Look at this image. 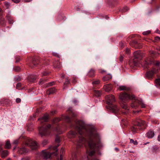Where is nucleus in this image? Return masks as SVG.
<instances>
[{"label": "nucleus", "mask_w": 160, "mask_h": 160, "mask_svg": "<svg viewBox=\"0 0 160 160\" xmlns=\"http://www.w3.org/2000/svg\"><path fill=\"white\" fill-rule=\"evenodd\" d=\"M156 72V71L154 69H152L151 71H150L147 72L146 75L147 77L150 78L152 77L153 74Z\"/></svg>", "instance_id": "nucleus-11"}, {"label": "nucleus", "mask_w": 160, "mask_h": 160, "mask_svg": "<svg viewBox=\"0 0 160 160\" xmlns=\"http://www.w3.org/2000/svg\"><path fill=\"white\" fill-rule=\"evenodd\" d=\"M152 150L155 152H159L160 151V148L157 146H155L153 147Z\"/></svg>", "instance_id": "nucleus-21"}, {"label": "nucleus", "mask_w": 160, "mask_h": 160, "mask_svg": "<svg viewBox=\"0 0 160 160\" xmlns=\"http://www.w3.org/2000/svg\"><path fill=\"white\" fill-rule=\"evenodd\" d=\"M70 83V81L69 80L67 79V78H66V81L64 83V86H66L68 85V84Z\"/></svg>", "instance_id": "nucleus-29"}, {"label": "nucleus", "mask_w": 160, "mask_h": 160, "mask_svg": "<svg viewBox=\"0 0 160 160\" xmlns=\"http://www.w3.org/2000/svg\"><path fill=\"white\" fill-rule=\"evenodd\" d=\"M76 129L80 134H82L86 131V126L84 123L82 121L78 122Z\"/></svg>", "instance_id": "nucleus-3"}, {"label": "nucleus", "mask_w": 160, "mask_h": 160, "mask_svg": "<svg viewBox=\"0 0 160 160\" xmlns=\"http://www.w3.org/2000/svg\"><path fill=\"white\" fill-rule=\"evenodd\" d=\"M30 158L29 157H26L24 158H23L21 160H29Z\"/></svg>", "instance_id": "nucleus-45"}, {"label": "nucleus", "mask_w": 160, "mask_h": 160, "mask_svg": "<svg viewBox=\"0 0 160 160\" xmlns=\"http://www.w3.org/2000/svg\"><path fill=\"white\" fill-rule=\"evenodd\" d=\"M128 10V8L127 7H125L123 8L122 10L123 12H125Z\"/></svg>", "instance_id": "nucleus-38"}, {"label": "nucleus", "mask_w": 160, "mask_h": 160, "mask_svg": "<svg viewBox=\"0 0 160 160\" xmlns=\"http://www.w3.org/2000/svg\"><path fill=\"white\" fill-rule=\"evenodd\" d=\"M52 54L54 56H55V57H57L58 58L59 57V54L56 52H53L52 53Z\"/></svg>", "instance_id": "nucleus-33"}, {"label": "nucleus", "mask_w": 160, "mask_h": 160, "mask_svg": "<svg viewBox=\"0 0 160 160\" xmlns=\"http://www.w3.org/2000/svg\"><path fill=\"white\" fill-rule=\"evenodd\" d=\"M54 83L53 82H50L47 84V87H48V86H52L53 84Z\"/></svg>", "instance_id": "nucleus-43"}, {"label": "nucleus", "mask_w": 160, "mask_h": 160, "mask_svg": "<svg viewBox=\"0 0 160 160\" xmlns=\"http://www.w3.org/2000/svg\"><path fill=\"white\" fill-rule=\"evenodd\" d=\"M94 94L96 97H99L100 96L101 93L100 91L98 90H95L94 91Z\"/></svg>", "instance_id": "nucleus-24"}, {"label": "nucleus", "mask_w": 160, "mask_h": 160, "mask_svg": "<svg viewBox=\"0 0 160 160\" xmlns=\"http://www.w3.org/2000/svg\"><path fill=\"white\" fill-rule=\"evenodd\" d=\"M32 0H24V2H29Z\"/></svg>", "instance_id": "nucleus-55"}, {"label": "nucleus", "mask_w": 160, "mask_h": 160, "mask_svg": "<svg viewBox=\"0 0 160 160\" xmlns=\"http://www.w3.org/2000/svg\"><path fill=\"white\" fill-rule=\"evenodd\" d=\"M150 53L151 54H154V52L153 51H152L150 52Z\"/></svg>", "instance_id": "nucleus-60"}, {"label": "nucleus", "mask_w": 160, "mask_h": 160, "mask_svg": "<svg viewBox=\"0 0 160 160\" xmlns=\"http://www.w3.org/2000/svg\"><path fill=\"white\" fill-rule=\"evenodd\" d=\"M122 107L123 108L127 110H128V107H127V105L124 104L122 105Z\"/></svg>", "instance_id": "nucleus-41"}, {"label": "nucleus", "mask_w": 160, "mask_h": 160, "mask_svg": "<svg viewBox=\"0 0 160 160\" xmlns=\"http://www.w3.org/2000/svg\"><path fill=\"white\" fill-rule=\"evenodd\" d=\"M150 33V31H146L144 32H143L142 34L143 35H148Z\"/></svg>", "instance_id": "nucleus-32"}, {"label": "nucleus", "mask_w": 160, "mask_h": 160, "mask_svg": "<svg viewBox=\"0 0 160 160\" xmlns=\"http://www.w3.org/2000/svg\"><path fill=\"white\" fill-rule=\"evenodd\" d=\"M2 148H0V152L2 153Z\"/></svg>", "instance_id": "nucleus-61"}, {"label": "nucleus", "mask_w": 160, "mask_h": 160, "mask_svg": "<svg viewBox=\"0 0 160 160\" xmlns=\"http://www.w3.org/2000/svg\"><path fill=\"white\" fill-rule=\"evenodd\" d=\"M123 57L122 56H121L120 58V61L121 62H122L123 61Z\"/></svg>", "instance_id": "nucleus-52"}, {"label": "nucleus", "mask_w": 160, "mask_h": 160, "mask_svg": "<svg viewBox=\"0 0 160 160\" xmlns=\"http://www.w3.org/2000/svg\"><path fill=\"white\" fill-rule=\"evenodd\" d=\"M32 76H31L28 78V80L30 82H33L34 81V80H35V79L34 78H33L32 79H31V78H32Z\"/></svg>", "instance_id": "nucleus-36"}, {"label": "nucleus", "mask_w": 160, "mask_h": 160, "mask_svg": "<svg viewBox=\"0 0 160 160\" xmlns=\"http://www.w3.org/2000/svg\"><path fill=\"white\" fill-rule=\"evenodd\" d=\"M12 1L15 3H18L20 2V0H12Z\"/></svg>", "instance_id": "nucleus-49"}, {"label": "nucleus", "mask_w": 160, "mask_h": 160, "mask_svg": "<svg viewBox=\"0 0 160 160\" xmlns=\"http://www.w3.org/2000/svg\"><path fill=\"white\" fill-rule=\"evenodd\" d=\"M139 102V100H137L135 102L132 103L131 104V107L133 108H136L138 106L137 104V103Z\"/></svg>", "instance_id": "nucleus-23"}, {"label": "nucleus", "mask_w": 160, "mask_h": 160, "mask_svg": "<svg viewBox=\"0 0 160 160\" xmlns=\"http://www.w3.org/2000/svg\"><path fill=\"white\" fill-rule=\"evenodd\" d=\"M6 7L7 8H9V7L10 6V4L9 3L5 2L4 3Z\"/></svg>", "instance_id": "nucleus-34"}, {"label": "nucleus", "mask_w": 160, "mask_h": 160, "mask_svg": "<svg viewBox=\"0 0 160 160\" xmlns=\"http://www.w3.org/2000/svg\"><path fill=\"white\" fill-rule=\"evenodd\" d=\"M42 156L45 159H48L50 157L51 153L47 152L46 150H44L42 151Z\"/></svg>", "instance_id": "nucleus-8"}, {"label": "nucleus", "mask_w": 160, "mask_h": 160, "mask_svg": "<svg viewBox=\"0 0 160 160\" xmlns=\"http://www.w3.org/2000/svg\"><path fill=\"white\" fill-rule=\"evenodd\" d=\"M151 62L150 59L149 58H147L145 61L144 67L145 68H147L148 65L151 64Z\"/></svg>", "instance_id": "nucleus-14"}, {"label": "nucleus", "mask_w": 160, "mask_h": 160, "mask_svg": "<svg viewBox=\"0 0 160 160\" xmlns=\"http://www.w3.org/2000/svg\"><path fill=\"white\" fill-rule=\"evenodd\" d=\"M18 140H15L13 142V143L15 144H18Z\"/></svg>", "instance_id": "nucleus-51"}, {"label": "nucleus", "mask_w": 160, "mask_h": 160, "mask_svg": "<svg viewBox=\"0 0 160 160\" xmlns=\"http://www.w3.org/2000/svg\"><path fill=\"white\" fill-rule=\"evenodd\" d=\"M138 103V104H140L141 105L142 108H144L145 107L146 105L143 103L142 101H139Z\"/></svg>", "instance_id": "nucleus-26"}, {"label": "nucleus", "mask_w": 160, "mask_h": 160, "mask_svg": "<svg viewBox=\"0 0 160 160\" xmlns=\"http://www.w3.org/2000/svg\"><path fill=\"white\" fill-rule=\"evenodd\" d=\"M61 77L62 78H64V76L63 74H62Z\"/></svg>", "instance_id": "nucleus-63"}, {"label": "nucleus", "mask_w": 160, "mask_h": 160, "mask_svg": "<svg viewBox=\"0 0 160 160\" xmlns=\"http://www.w3.org/2000/svg\"><path fill=\"white\" fill-rule=\"evenodd\" d=\"M16 102L18 103H20L21 101V100L20 98H17L16 100Z\"/></svg>", "instance_id": "nucleus-47"}, {"label": "nucleus", "mask_w": 160, "mask_h": 160, "mask_svg": "<svg viewBox=\"0 0 160 160\" xmlns=\"http://www.w3.org/2000/svg\"><path fill=\"white\" fill-rule=\"evenodd\" d=\"M155 134L154 132L151 130H150L146 133V136L148 138H152L154 136Z\"/></svg>", "instance_id": "nucleus-12"}, {"label": "nucleus", "mask_w": 160, "mask_h": 160, "mask_svg": "<svg viewBox=\"0 0 160 160\" xmlns=\"http://www.w3.org/2000/svg\"><path fill=\"white\" fill-rule=\"evenodd\" d=\"M133 55L135 58L140 59L142 57V55L141 52L139 51L135 52L133 53Z\"/></svg>", "instance_id": "nucleus-9"}, {"label": "nucleus", "mask_w": 160, "mask_h": 160, "mask_svg": "<svg viewBox=\"0 0 160 160\" xmlns=\"http://www.w3.org/2000/svg\"><path fill=\"white\" fill-rule=\"evenodd\" d=\"M92 160H99L98 159L96 158H93Z\"/></svg>", "instance_id": "nucleus-62"}, {"label": "nucleus", "mask_w": 160, "mask_h": 160, "mask_svg": "<svg viewBox=\"0 0 160 160\" xmlns=\"http://www.w3.org/2000/svg\"><path fill=\"white\" fill-rule=\"evenodd\" d=\"M20 61V58H16V62L17 63L18 62Z\"/></svg>", "instance_id": "nucleus-53"}, {"label": "nucleus", "mask_w": 160, "mask_h": 160, "mask_svg": "<svg viewBox=\"0 0 160 160\" xmlns=\"http://www.w3.org/2000/svg\"><path fill=\"white\" fill-rule=\"evenodd\" d=\"M119 98L122 100L127 99H136L134 95H132L131 96L127 93H121L119 96Z\"/></svg>", "instance_id": "nucleus-7"}, {"label": "nucleus", "mask_w": 160, "mask_h": 160, "mask_svg": "<svg viewBox=\"0 0 160 160\" xmlns=\"http://www.w3.org/2000/svg\"><path fill=\"white\" fill-rule=\"evenodd\" d=\"M20 68L18 67H15L13 69V70L15 72H18L20 70Z\"/></svg>", "instance_id": "nucleus-30"}, {"label": "nucleus", "mask_w": 160, "mask_h": 160, "mask_svg": "<svg viewBox=\"0 0 160 160\" xmlns=\"http://www.w3.org/2000/svg\"><path fill=\"white\" fill-rule=\"evenodd\" d=\"M60 63L58 61L57 62L55 63L54 64V67L56 68H59L60 67Z\"/></svg>", "instance_id": "nucleus-25"}, {"label": "nucleus", "mask_w": 160, "mask_h": 160, "mask_svg": "<svg viewBox=\"0 0 160 160\" xmlns=\"http://www.w3.org/2000/svg\"><path fill=\"white\" fill-rule=\"evenodd\" d=\"M1 154L2 157L4 158L8 155V152L7 151H2Z\"/></svg>", "instance_id": "nucleus-19"}, {"label": "nucleus", "mask_w": 160, "mask_h": 160, "mask_svg": "<svg viewBox=\"0 0 160 160\" xmlns=\"http://www.w3.org/2000/svg\"><path fill=\"white\" fill-rule=\"evenodd\" d=\"M48 119V115L46 114L44 115V116L42 118H39L38 120L40 121L41 123H42L43 122H47Z\"/></svg>", "instance_id": "nucleus-10"}, {"label": "nucleus", "mask_w": 160, "mask_h": 160, "mask_svg": "<svg viewBox=\"0 0 160 160\" xmlns=\"http://www.w3.org/2000/svg\"><path fill=\"white\" fill-rule=\"evenodd\" d=\"M48 143V141L47 140H44L42 142V144L43 146H44L46 145Z\"/></svg>", "instance_id": "nucleus-40"}, {"label": "nucleus", "mask_w": 160, "mask_h": 160, "mask_svg": "<svg viewBox=\"0 0 160 160\" xmlns=\"http://www.w3.org/2000/svg\"><path fill=\"white\" fill-rule=\"evenodd\" d=\"M99 83V80H97L95 81L92 82V84L93 85H97Z\"/></svg>", "instance_id": "nucleus-39"}, {"label": "nucleus", "mask_w": 160, "mask_h": 160, "mask_svg": "<svg viewBox=\"0 0 160 160\" xmlns=\"http://www.w3.org/2000/svg\"><path fill=\"white\" fill-rule=\"evenodd\" d=\"M158 140L159 141H160V135H158Z\"/></svg>", "instance_id": "nucleus-57"}, {"label": "nucleus", "mask_w": 160, "mask_h": 160, "mask_svg": "<svg viewBox=\"0 0 160 160\" xmlns=\"http://www.w3.org/2000/svg\"><path fill=\"white\" fill-rule=\"evenodd\" d=\"M130 142L131 143H133L134 145H136L138 144V142L136 140L134 141V140L132 139H130Z\"/></svg>", "instance_id": "nucleus-27"}, {"label": "nucleus", "mask_w": 160, "mask_h": 160, "mask_svg": "<svg viewBox=\"0 0 160 160\" xmlns=\"http://www.w3.org/2000/svg\"><path fill=\"white\" fill-rule=\"evenodd\" d=\"M103 88L106 91L108 92L111 90L112 86L110 84H107L104 86Z\"/></svg>", "instance_id": "nucleus-13"}, {"label": "nucleus", "mask_w": 160, "mask_h": 160, "mask_svg": "<svg viewBox=\"0 0 160 160\" xmlns=\"http://www.w3.org/2000/svg\"><path fill=\"white\" fill-rule=\"evenodd\" d=\"M76 133L75 132L72 131L69 132L68 135V137L69 138H71L73 137L76 134Z\"/></svg>", "instance_id": "nucleus-20"}, {"label": "nucleus", "mask_w": 160, "mask_h": 160, "mask_svg": "<svg viewBox=\"0 0 160 160\" xmlns=\"http://www.w3.org/2000/svg\"><path fill=\"white\" fill-rule=\"evenodd\" d=\"M145 123L144 121L141 120L140 119H138L135 121L134 124L135 126L131 128V130L133 133L137 132V129L136 128V126H140L144 125Z\"/></svg>", "instance_id": "nucleus-5"}, {"label": "nucleus", "mask_w": 160, "mask_h": 160, "mask_svg": "<svg viewBox=\"0 0 160 160\" xmlns=\"http://www.w3.org/2000/svg\"><path fill=\"white\" fill-rule=\"evenodd\" d=\"M59 146V145H58L56 147H52V146L50 147H49V148L50 149H53L56 152H57L58 151V150L57 149V148Z\"/></svg>", "instance_id": "nucleus-31"}, {"label": "nucleus", "mask_w": 160, "mask_h": 160, "mask_svg": "<svg viewBox=\"0 0 160 160\" xmlns=\"http://www.w3.org/2000/svg\"><path fill=\"white\" fill-rule=\"evenodd\" d=\"M155 0H147L148 3L149 4H151L154 2Z\"/></svg>", "instance_id": "nucleus-46"}, {"label": "nucleus", "mask_w": 160, "mask_h": 160, "mask_svg": "<svg viewBox=\"0 0 160 160\" xmlns=\"http://www.w3.org/2000/svg\"><path fill=\"white\" fill-rule=\"evenodd\" d=\"M11 147V145L9 141H7L5 145V148L9 149Z\"/></svg>", "instance_id": "nucleus-22"}, {"label": "nucleus", "mask_w": 160, "mask_h": 160, "mask_svg": "<svg viewBox=\"0 0 160 160\" xmlns=\"http://www.w3.org/2000/svg\"><path fill=\"white\" fill-rule=\"evenodd\" d=\"M45 82V81L43 79H40L39 82V84L40 85H42Z\"/></svg>", "instance_id": "nucleus-42"}, {"label": "nucleus", "mask_w": 160, "mask_h": 160, "mask_svg": "<svg viewBox=\"0 0 160 160\" xmlns=\"http://www.w3.org/2000/svg\"><path fill=\"white\" fill-rule=\"evenodd\" d=\"M60 141V139L58 137H57L55 139V142H56L58 143Z\"/></svg>", "instance_id": "nucleus-48"}, {"label": "nucleus", "mask_w": 160, "mask_h": 160, "mask_svg": "<svg viewBox=\"0 0 160 160\" xmlns=\"http://www.w3.org/2000/svg\"><path fill=\"white\" fill-rule=\"evenodd\" d=\"M95 70L94 69H91L88 72V75L90 77H92L94 75Z\"/></svg>", "instance_id": "nucleus-16"}, {"label": "nucleus", "mask_w": 160, "mask_h": 160, "mask_svg": "<svg viewBox=\"0 0 160 160\" xmlns=\"http://www.w3.org/2000/svg\"><path fill=\"white\" fill-rule=\"evenodd\" d=\"M25 144L30 147L32 150L35 149L38 147V145L36 142L32 140H27L25 142Z\"/></svg>", "instance_id": "nucleus-6"}, {"label": "nucleus", "mask_w": 160, "mask_h": 160, "mask_svg": "<svg viewBox=\"0 0 160 160\" xmlns=\"http://www.w3.org/2000/svg\"><path fill=\"white\" fill-rule=\"evenodd\" d=\"M48 74V73L46 72H43V73H42V76H46V75H47Z\"/></svg>", "instance_id": "nucleus-50"}, {"label": "nucleus", "mask_w": 160, "mask_h": 160, "mask_svg": "<svg viewBox=\"0 0 160 160\" xmlns=\"http://www.w3.org/2000/svg\"><path fill=\"white\" fill-rule=\"evenodd\" d=\"M155 82L157 84L160 86V79H158L155 80Z\"/></svg>", "instance_id": "nucleus-37"}, {"label": "nucleus", "mask_w": 160, "mask_h": 160, "mask_svg": "<svg viewBox=\"0 0 160 160\" xmlns=\"http://www.w3.org/2000/svg\"><path fill=\"white\" fill-rule=\"evenodd\" d=\"M8 20L10 23L12 24L13 22V20L10 17L8 18Z\"/></svg>", "instance_id": "nucleus-35"}, {"label": "nucleus", "mask_w": 160, "mask_h": 160, "mask_svg": "<svg viewBox=\"0 0 160 160\" xmlns=\"http://www.w3.org/2000/svg\"><path fill=\"white\" fill-rule=\"evenodd\" d=\"M62 155H60V160H62Z\"/></svg>", "instance_id": "nucleus-59"}, {"label": "nucleus", "mask_w": 160, "mask_h": 160, "mask_svg": "<svg viewBox=\"0 0 160 160\" xmlns=\"http://www.w3.org/2000/svg\"><path fill=\"white\" fill-rule=\"evenodd\" d=\"M27 152V151L24 148H20L18 151V153L20 154H24Z\"/></svg>", "instance_id": "nucleus-15"}, {"label": "nucleus", "mask_w": 160, "mask_h": 160, "mask_svg": "<svg viewBox=\"0 0 160 160\" xmlns=\"http://www.w3.org/2000/svg\"><path fill=\"white\" fill-rule=\"evenodd\" d=\"M87 142L89 150L87 149L86 153L89 156H92L95 153V150L102 146L99 135L96 132L90 134L88 139L86 140L84 138L80 137L79 141L77 143V145L81 147L86 142Z\"/></svg>", "instance_id": "nucleus-1"}, {"label": "nucleus", "mask_w": 160, "mask_h": 160, "mask_svg": "<svg viewBox=\"0 0 160 160\" xmlns=\"http://www.w3.org/2000/svg\"><path fill=\"white\" fill-rule=\"evenodd\" d=\"M106 98L107 99V103L109 106L110 109L113 112H117L118 110V108L116 105L112 104L115 101L114 96L112 95H109L107 96Z\"/></svg>", "instance_id": "nucleus-2"}, {"label": "nucleus", "mask_w": 160, "mask_h": 160, "mask_svg": "<svg viewBox=\"0 0 160 160\" xmlns=\"http://www.w3.org/2000/svg\"><path fill=\"white\" fill-rule=\"evenodd\" d=\"M72 82L73 83H75L76 82V80L75 78H74L72 81Z\"/></svg>", "instance_id": "nucleus-54"}, {"label": "nucleus", "mask_w": 160, "mask_h": 160, "mask_svg": "<svg viewBox=\"0 0 160 160\" xmlns=\"http://www.w3.org/2000/svg\"><path fill=\"white\" fill-rule=\"evenodd\" d=\"M65 119H66L68 120H69V117L67 116H66L65 117Z\"/></svg>", "instance_id": "nucleus-58"}, {"label": "nucleus", "mask_w": 160, "mask_h": 160, "mask_svg": "<svg viewBox=\"0 0 160 160\" xmlns=\"http://www.w3.org/2000/svg\"><path fill=\"white\" fill-rule=\"evenodd\" d=\"M61 120V119L60 118H55L53 120V122L54 123H56L57 122H58L60 121Z\"/></svg>", "instance_id": "nucleus-28"}, {"label": "nucleus", "mask_w": 160, "mask_h": 160, "mask_svg": "<svg viewBox=\"0 0 160 160\" xmlns=\"http://www.w3.org/2000/svg\"><path fill=\"white\" fill-rule=\"evenodd\" d=\"M72 160H77L75 156L74 157H73Z\"/></svg>", "instance_id": "nucleus-56"}, {"label": "nucleus", "mask_w": 160, "mask_h": 160, "mask_svg": "<svg viewBox=\"0 0 160 160\" xmlns=\"http://www.w3.org/2000/svg\"><path fill=\"white\" fill-rule=\"evenodd\" d=\"M55 89L54 88L49 89L47 91V93L48 94H53L55 92Z\"/></svg>", "instance_id": "nucleus-18"}, {"label": "nucleus", "mask_w": 160, "mask_h": 160, "mask_svg": "<svg viewBox=\"0 0 160 160\" xmlns=\"http://www.w3.org/2000/svg\"><path fill=\"white\" fill-rule=\"evenodd\" d=\"M119 89L120 91L126 90L128 91L129 90V88L126 87L124 86H121L119 87Z\"/></svg>", "instance_id": "nucleus-17"}, {"label": "nucleus", "mask_w": 160, "mask_h": 160, "mask_svg": "<svg viewBox=\"0 0 160 160\" xmlns=\"http://www.w3.org/2000/svg\"><path fill=\"white\" fill-rule=\"evenodd\" d=\"M64 151V150L63 148H62L61 150V152H62Z\"/></svg>", "instance_id": "nucleus-64"}, {"label": "nucleus", "mask_w": 160, "mask_h": 160, "mask_svg": "<svg viewBox=\"0 0 160 160\" xmlns=\"http://www.w3.org/2000/svg\"><path fill=\"white\" fill-rule=\"evenodd\" d=\"M21 84L20 83H18L17 84L16 87L17 88L19 89V88L21 87Z\"/></svg>", "instance_id": "nucleus-44"}, {"label": "nucleus", "mask_w": 160, "mask_h": 160, "mask_svg": "<svg viewBox=\"0 0 160 160\" xmlns=\"http://www.w3.org/2000/svg\"><path fill=\"white\" fill-rule=\"evenodd\" d=\"M50 127L51 125L48 124L47 126L45 128L43 127L39 128V133L41 136L43 137L47 135L48 134L47 129L50 128Z\"/></svg>", "instance_id": "nucleus-4"}]
</instances>
